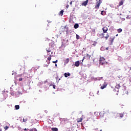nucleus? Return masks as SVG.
I'll return each instance as SVG.
<instances>
[{
  "instance_id": "nucleus-4",
  "label": "nucleus",
  "mask_w": 131,
  "mask_h": 131,
  "mask_svg": "<svg viewBox=\"0 0 131 131\" xmlns=\"http://www.w3.org/2000/svg\"><path fill=\"white\" fill-rule=\"evenodd\" d=\"M52 55H50L49 57L47 58V60L46 61L48 64H45L44 67H48L49 66V64L51 63V60H52Z\"/></svg>"
},
{
  "instance_id": "nucleus-5",
  "label": "nucleus",
  "mask_w": 131,
  "mask_h": 131,
  "mask_svg": "<svg viewBox=\"0 0 131 131\" xmlns=\"http://www.w3.org/2000/svg\"><path fill=\"white\" fill-rule=\"evenodd\" d=\"M101 0H99L97 2V4L95 6V9H99V8H100V6H101Z\"/></svg>"
},
{
  "instance_id": "nucleus-41",
  "label": "nucleus",
  "mask_w": 131,
  "mask_h": 131,
  "mask_svg": "<svg viewBox=\"0 0 131 131\" xmlns=\"http://www.w3.org/2000/svg\"><path fill=\"white\" fill-rule=\"evenodd\" d=\"M106 50H109V48H108V47L106 48Z\"/></svg>"
},
{
  "instance_id": "nucleus-51",
  "label": "nucleus",
  "mask_w": 131,
  "mask_h": 131,
  "mask_svg": "<svg viewBox=\"0 0 131 131\" xmlns=\"http://www.w3.org/2000/svg\"><path fill=\"white\" fill-rule=\"evenodd\" d=\"M51 54H53V52H51Z\"/></svg>"
},
{
  "instance_id": "nucleus-39",
  "label": "nucleus",
  "mask_w": 131,
  "mask_h": 131,
  "mask_svg": "<svg viewBox=\"0 0 131 131\" xmlns=\"http://www.w3.org/2000/svg\"><path fill=\"white\" fill-rule=\"evenodd\" d=\"M33 129H34L35 131H37V130L36 128H34Z\"/></svg>"
},
{
  "instance_id": "nucleus-24",
  "label": "nucleus",
  "mask_w": 131,
  "mask_h": 131,
  "mask_svg": "<svg viewBox=\"0 0 131 131\" xmlns=\"http://www.w3.org/2000/svg\"><path fill=\"white\" fill-rule=\"evenodd\" d=\"M120 18H121L122 21H124L125 20V18H124V17H123L122 16H120Z\"/></svg>"
},
{
  "instance_id": "nucleus-35",
  "label": "nucleus",
  "mask_w": 131,
  "mask_h": 131,
  "mask_svg": "<svg viewBox=\"0 0 131 131\" xmlns=\"http://www.w3.org/2000/svg\"><path fill=\"white\" fill-rule=\"evenodd\" d=\"M53 88L55 89H56V85H53Z\"/></svg>"
},
{
  "instance_id": "nucleus-1",
  "label": "nucleus",
  "mask_w": 131,
  "mask_h": 131,
  "mask_svg": "<svg viewBox=\"0 0 131 131\" xmlns=\"http://www.w3.org/2000/svg\"><path fill=\"white\" fill-rule=\"evenodd\" d=\"M103 33L101 34L102 36L107 40L109 38V34L107 32L108 31V28L106 27H104L102 28Z\"/></svg>"
},
{
  "instance_id": "nucleus-20",
  "label": "nucleus",
  "mask_w": 131,
  "mask_h": 131,
  "mask_svg": "<svg viewBox=\"0 0 131 131\" xmlns=\"http://www.w3.org/2000/svg\"><path fill=\"white\" fill-rule=\"evenodd\" d=\"M117 31H118V32L119 33H120V32H122V29H118L117 30Z\"/></svg>"
},
{
  "instance_id": "nucleus-9",
  "label": "nucleus",
  "mask_w": 131,
  "mask_h": 131,
  "mask_svg": "<svg viewBox=\"0 0 131 131\" xmlns=\"http://www.w3.org/2000/svg\"><path fill=\"white\" fill-rule=\"evenodd\" d=\"M65 28H66V26H65L63 28L60 29L59 31L60 34H62V33L65 32Z\"/></svg>"
},
{
  "instance_id": "nucleus-42",
  "label": "nucleus",
  "mask_w": 131,
  "mask_h": 131,
  "mask_svg": "<svg viewBox=\"0 0 131 131\" xmlns=\"http://www.w3.org/2000/svg\"><path fill=\"white\" fill-rule=\"evenodd\" d=\"M30 131H33V129H30Z\"/></svg>"
},
{
  "instance_id": "nucleus-14",
  "label": "nucleus",
  "mask_w": 131,
  "mask_h": 131,
  "mask_svg": "<svg viewBox=\"0 0 131 131\" xmlns=\"http://www.w3.org/2000/svg\"><path fill=\"white\" fill-rule=\"evenodd\" d=\"M64 77L67 78V77H68V76H70V74L69 73H65L64 74Z\"/></svg>"
},
{
  "instance_id": "nucleus-6",
  "label": "nucleus",
  "mask_w": 131,
  "mask_h": 131,
  "mask_svg": "<svg viewBox=\"0 0 131 131\" xmlns=\"http://www.w3.org/2000/svg\"><path fill=\"white\" fill-rule=\"evenodd\" d=\"M108 83L106 82H104V83L103 84V85L101 86L100 89L101 90H104V89H105V88L107 87Z\"/></svg>"
},
{
  "instance_id": "nucleus-30",
  "label": "nucleus",
  "mask_w": 131,
  "mask_h": 131,
  "mask_svg": "<svg viewBox=\"0 0 131 131\" xmlns=\"http://www.w3.org/2000/svg\"><path fill=\"white\" fill-rule=\"evenodd\" d=\"M52 62L56 64V63H58V60H56L55 61H52Z\"/></svg>"
},
{
  "instance_id": "nucleus-33",
  "label": "nucleus",
  "mask_w": 131,
  "mask_h": 131,
  "mask_svg": "<svg viewBox=\"0 0 131 131\" xmlns=\"http://www.w3.org/2000/svg\"><path fill=\"white\" fill-rule=\"evenodd\" d=\"M23 79L22 78H19V81H22Z\"/></svg>"
},
{
  "instance_id": "nucleus-15",
  "label": "nucleus",
  "mask_w": 131,
  "mask_h": 131,
  "mask_svg": "<svg viewBox=\"0 0 131 131\" xmlns=\"http://www.w3.org/2000/svg\"><path fill=\"white\" fill-rule=\"evenodd\" d=\"M64 13V10H61V11H60V12H59V14H58V15H59V16H63V13Z\"/></svg>"
},
{
  "instance_id": "nucleus-48",
  "label": "nucleus",
  "mask_w": 131,
  "mask_h": 131,
  "mask_svg": "<svg viewBox=\"0 0 131 131\" xmlns=\"http://www.w3.org/2000/svg\"><path fill=\"white\" fill-rule=\"evenodd\" d=\"M130 70H131V67L130 68Z\"/></svg>"
},
{
  "instance_id": "nucleus-50",
  "label": "nucleus",
  "mask_w": 131,
  "mask_h": 131,
  "mask_svg": "<svg viewBox=\"0 0 131 131\" xmlns=\"http://www.w3.org/2000/svg\"><path fill=\"white\" fill-rule=\"evenodd\" d=\"M120 15H122V14H120Z\"/></svg>"
},
{
  "instance_id": "nucleus-16",
  "label": "nucleus",
  "mask_w": 131,
  "mask_h": 131,
  "mask_svg": "<svg viewBox=\"0 0 131 131\" xmlns=\"http://www.w3.org/2000/svg\"><path fill=\"white\" fill-rule=\"evenodd\" d=\"M69 63V58H67L64 61L65 64H68Z\"/></svg>"
},
{
  "instance_id": "nucleus-49",
  "label": "nucleus",
  "mask_w": 131,
  "mask_h": 131,
  "mask_svg": "<svg viewBox=\"0 0 131 131\" xmlns=\"http://www.w3.org/2000/svg\"><path fill=\"white\" fill-rule=\"evenodd\" d=\"M100 131H102V129H100Z\"/></svg>"
},
{
  "instance_id": "nucleus-45",
  "label": "nucleus",
  "mask_w": 131,
  "mask_h": 131,
  "mask_svg": "<svg viewBox=\"0 0 131 131\" xmlns=\"http://www.w3.org/2000/svg\"><path fill=\"white\" fill-rule=\"evenodd\" d=\"M116 36H118V34H117V35H116Z\"/></svg>"
},
{
  "instance_id": "nucleus-12",
  "label": "nucleus",
  "mask_w": 131,
  "mask_h": 131,
  "mask_svg": "<svg viewBox=\"0 0 131 131\" xmlns=\"http://www.w3.org/2000/svg\"><path fill=\"white\" fill-rule=\"evenodd\" d=\"M83 119V117H81L79 119H77V122H81Z\"/></svg>"
},
{
  "instance_id": "nucleus-38",
  "label": "nucleus",
  "mask_w": 131,
  "mask_h": 131,
  "mask_svg": "<svg viewBox=\"0 0 131 131\" xmlns=\"http://www.w3.org/2000/svg\"><path fill=\"white\" fill-rule=\"evenodd\" d=\"M68 8H69V5L67 6V8L68 9Z\"/></svg>"
},
{
  "instance_id": "nucleus-37",
  "label": "nucleus",
  "mask_w": 131,
  "mask_h": 131,
  "mask_svg": "<svg viewBox=\"0 0 131 131\" xmlns=\"http://www.w3.org/2000/svg\"><path fill=\"white\" fill-rule=\"evenodd\" d=\"M85 57H83V60H82V62H83V60H84V58H85Z\"/></svg>"
},
{
  "instance_id": "nucleus-25",
  "label": "nucleus",
  "mask_w": 131,
  "mask_h": 131,
  "mask_svg": "<svg viewBox=\"0 0 131 131\" xmlns=\"http://www.w3.org/2000/svg\"><path fill=\"white\" fill-rule=\"evenodd\" d=\"M97 45V42H93L92 43V46H94V47H96V45Z\"/></svg>"
},
{
  "instance_id": "nucleus-22",
  "label": "nucleus",
  "mask_w": 131,
  "mask_h": 131,
  "mask_svg": "<svg viewBox=\"0 0 131 131\" xmlns=\"http://www.w3.org/2000/svg\"><path fill=\"white\" fill-rule=\"evenodd\" d=\"M122 5H123V1H122L119 3V6H122Z\"/></svg>"
},
{
  "instance_id": "nucleus-17",
  "label": "nucleus",
  "mask_w": 131,
  "mask_h": 131,
  "mask_svg": "<svg viewBox=\"0 0 131 131\" xmlns=\"http://www.w3.org/2000/svg\"><path fill=\"white\" fill-rule=\"evenodd\" d=\"M15 108L16 110H18V109H20V106L19 105H16L15 106Z\"/></svg>"
},
{
  "instance_id": "nucleus-18",
  "label": "nucleus",
  "mask_w": 131,
  "mask_h": 131,
  "mask_svg": "<svg viewBox=\"0 0 131 131\" xmlns=\"http://www.w3.org/2000/svg\"><path fill=\"white\" fill-rule=\"evenodd\" d=\"M49 46H51L53 48V47H55V43H54V42H52L49 44Z\"/></svg>"
},
{
  "instance_id": "nucleus-13",
  "label": "nucleus",
  "mask_w": 131,
  "mask_h": 131,
  "mask_svg": "<svg viewBox=\"0 0 131 131\" xmlns=\"http://www.w3.org/2000/svg\"><path fill=\"white\" fill-rule=\"evenodd\" d=\"M78 27H79V25H78V24H75L74 26V28H75V29H77Z\"/></svg>"
},
{
  "instance_id": "nucleus-44",
  "label": "nucleus",
  "mask_w": 131,
  "mask_h": 131,
  "mask_svg": "<svg viewBox=\"0 0 131 131\" xmlns=\"http://www.w3.org/2000/svg\"><path fill=\"white\" fill-rule=\"evenodd\" d=\"M37 69H38V68H39V67L37 66Z\"/></svg>"
},
{
  "instance_id": "nucleus-3",
  "label": "nucleus",
  "mask_w": 131,
  "mask_h": 131,
  "mask_svg": "<svg viewBox=\"0 0 131 131\" xmlns=\"http://www.w3.org/2000/svg\"><path fill=\"white\" fill-rule=\"evenodd\" d=\"M99 63L100 65H104V64H107V62H106V60H105V58L103 57H101L99 59Z\"/></svg>"
},
{
  "instance_id": "nucleus-27",
  "label": "nucleus",
  "mask_w": 131,
  "mask_h": 131,
  "mask_svg": "<svg viewBox=\"0 0 131 131\" xmlns=\"http://www.w3.org/2000/svg\"><path fill=\"white\" fill-rule=\"evenodd\" d=\"M9 128V126H6L5 127H4V129L5 130H7V129H8Z\"/></svg>"
},
{
  "instance_id": "nucleus-21",
  "label": "nucleus",
  "mask_w": 131,
  "mask_h": 131,
  "mask_svg": "<svg viewBox=\"0 0 131 131\" xmlns=\"http://www.w3.org/2000/svg\"><path fill=\"white\" fill-rule=\"evenodd\" d=\"M86 57L88 58V59L91 58V55H89V54H86Z\"/></svg>"
},
{
  "instance_id": "nucleus-8",
  "label": "nucleus",
  "mask_w": 131,
  "mask_h": 131,
  "mask_svg": "<svg viewBox=\"0 0 131 131\" xmlns=\"http://www.w3.org/2000/svg\"><path fill=\"white\" fill-rule=\"evenodd\" d=\"M124 114V113H122L120 114H117V116L118 117H119L120 118H122L123 117V115Z\"/></svg>"
},
{
  "instance_id": "nucleus-26",
  "label": "nucleus",
  "mask_w": 131,
  "mask_h": 131,
  "mask_svg": "<svg viewBox=\"0 0 131 131\" xmlns=\"http://www.w3.org/2000/svg\"><path fill=\"white\" fill-rule=\"evenodd\" d=\"M47 53H50L51 52V49L49 48L48 49L46 50Z\"/></svg>"
},
{
  "instance_id": "nucleus-52",
  "label": "nucleus",
  "mask_w": 131,
  "mask_h": 131,
  "mask_svg": "<svg viewBox=\"0 0 131 131\" xmlns=\"http://www.w3.org/2000/svg\"><path fill=\"white\" fill-rule=\"evenodd\" d=\"M60 79H59V80H60Z\"/></svg>"
},
{
  "instance_id": "nucleus-32",
  "label": "nucleus",
  "mask_w": 131,
  "mask_h": 131,
  "mask_svg": "<svg viewBox=\"0 0 131 131\" xmlns=\"http://www.w3.org/2000/svg\"><path fill=\"white\" fill-rule=\"evenodd\" d=\"M100 93V91H99V90L97 91V95H100V93Z\"/></svg>"
},
{
  "instance_id": "nucleus-19",
  "label": "nucleus",
  "mask_w": 131,
  "mask_h": 131,
  "mask_svg": "<svg viewBox=\"0 0 131 131\" xmlns=\"http://www.w3.org/2000/svg\"><path fill=\"white\" fill-rule=\"evenodd\" d=\"M52 130L53 131H58V128H51Z\"/></svg>"
},
{
  "instance_id": "nucleus-40",
  "label": "nucleus",
  "mask_w": 131,
  "mask_h": 131,
  "mask_svg": "<svg viewBox=\"0 0 131 131\" xmlns=\"http://www.w3.org/2000/svg\"><path fill=\"white\" fill-rule=\"evenodd\" d=\"M70 5H72V1H71V2L70 3Z\"/></svg>"
},
{
  "instance_id": "nucleus-36",
  "label": "nucleus",
  "mask_w": 131,
  "mask_h": 131,
  "mask_svg": "<svg viewBox=\"0 0 131 131\" xmlns=\"http://www.w3.org/2000/svg\"><path fill=\"white\" fill-rule=\"evenodd\" d=\"M104 12V11H101V15H104L103 14V12Z\"/></svg>"
},
{
  "instance_id": "nucleus-46",
  "label": "nucleus",
  "mask_w": 131,
  "mask_h": 131,
  "mask_svg": "<svg viewBox=\"0 0 131 131\" xmlns=\"http://www.w3.org/2000/svg\"><path fill=\"white\" fill-rule=\"evenodd\" d=\"M55 66H56V67H57V64H55Z\"/></svg>"
},
{
  "instance_id": "nucleus-2",
  "label": "nucleus",
  "mask_w": 131,
  "mask_h": 131,
  "mask_svg": "<svg viewBox=\"0 0 131 131\" xmlns=\"http://www.w3.org/2000/svg\"><path fill=\"white\" fill-rule=\"evenodd\" d=\"M99 115V113L98 112H95L93 115H92L90 118V119H92V120H93L95 121L97 118H98V115Z\"/></svg>"
},
{
  "instance_id": "nucleus-11",
  "label": "nucleus",
  "mask_w": 131,
  "mask_h": 131,
  "mask_svg": "<svg viewBox=\"0 0 131 131\" xmlns=\"http://www.w3.org/2000/svg\"><path fill=\"white\" fill-rule=\"evenodd\" d=\"M88 3H89V0H86L82 3V6H84L85 7L88 5Z\"/></svg>"
},
{
  "instance_id": "nucleus-23",
  "label": "nucleus",
  "mask_w": 131,
  "mask_h": 131,
  "mask_svg": "<svg viewBox=\"0 0 131 131\" xmlns=\"http://www.w3.org/2000/svg\"><path fill=\"white\" fill-rule=\"evenodd\" d=\"M23 120L24 122H26L27 121V119L25 118H24Z\"/></svg>"
},
{
  "instance_id": "nucleus-31",
  "label": "nucleus",
  "mask_w": 131,
  "mask_h": 131,
  "mask_svg": "<svg viewBox=\"0 0 131 131\" xmlns=\"http://www.w3.org/2000/svg\"><path fill=\"white\" fill-rule=\"evenodd\" d=\"M126 19H130V16H129V15H127L126 17Z\"/></svg>"
},
{
  "instance_id": "nucleus-28",
  "label": "nucleus",
  "mask_w": 131,
  "mask_h": 131,
  "mask_svg": "<svg viewBox=\"0 0 131 131\" xmlns=\"http://www.w3.org/2000/svg\"><path fill=\"white\" fill-rule=\"evenodd\" d=\"M116 86L118 88V89H120V84H118L116 85Z\"/></svg>"
},
{
  "instance_id": "nucleus-43",
  "label": "nucleus",
  "mask_w": 131,
  "mask_h": 131,
  "mask_svg": "<svg viewBox=\"0 0 131 131\" xmlns=\"http://www.w3.org/2000/svg\"><path fill=\"white\" fill-rule=\"evenodd\" d=\"M24 129V130H27V129H26V128H25Z\"/></svg>"
},
{
  "instance_id": "nucleus-34",
  "label": "nucleus",
  "mask_w": 131,
  "mask_h": 131,
  "mask_svg": "<svg viewBox=\"0 0 131 131\" xmlns=\"http://www.w3.org/2000/svg\"><path fill=\"white\" fill-rule=\"evenodd\" d=\"M102 114H103V113H100L99 114V115L102 117ZM102 117H104V116H102Z\"/></svg>"
},
{
  "instance_id": "nucleus-10",
  "label": "nucleus",
  "mask_w": 131,
  "mask_h": 131,
  "mask_svg": "<svg viewBox=\"0 0 131 131\" xmlns=\"http://www.w3.org/2000/svg\"><path fill=\"white\" fill-rule=\"evenodd\" d=\"M114 39H115V36H114L113 38H110V41H111V45H113V41H114Z\"/></svg>"
},
{
  "instance_id": "nucleus-47",
  "label": "nucleus",
  "mask_w": 131,
  "mask_h": 131,
  "mask_svg": "<svg viewBox=\"0 0 131 131\" xmlns=\"http://www.w3.org/2000/svg\"><path fill=\"white\" fill-rule=\"evenodd\" d=\"M0 131H2V128L0 129Z\"/></svg>"
},
{
  "instance_id": "nucleus-29",
  "label": "nucleus",
  "mask_w": 131,
  "mask_h": 131,
  "mask_svg": "<svg viewBox=\"0 0 131 131\" xmlns=\"http://www.w3.org/2000/svg\"><path fill=\"white\" fill-rule=\"evenodd\" d=\"M80 37H79V35H77V34L76 35V39H79Z\"/></svg>"
},
{
  "instance_id": "nucleus-7",
  "label": "nucleus",
  "mask_w": 131,
  "mask_h": 131,
  "mask_svg": "<svg viewBox=\"0 0 131 131\" xmlns=\"http://www.w3.org/2000/svg\"><path fill=\"white\" fill-rule=\"evenodd\" d=\"M74 65L75 66H76V67H79V65H80V62H79V60L75 62Z\"/></svg>"
}]
</instances>
